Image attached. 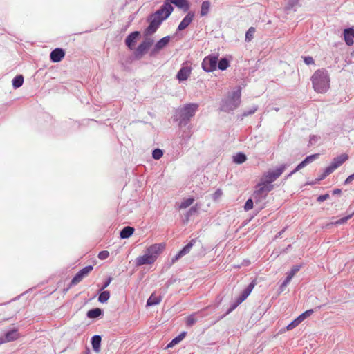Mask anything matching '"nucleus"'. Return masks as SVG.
<instances>
[{"label":"nucleus","mask_w":354,"mask_h":354,"mask_svg":"<svg viewBox=\"0 0 354 354\" xmlns=\"http://www.w3.org/2000/svg\"><path fill=\"white\" fill-rule=\"evenodd\" d=\"M198 105L195 103L187 104L178 109L174 115V120L178 122L179 127L187 125L198 110Z\"/></svg>","instance_id":"nucleus-1"},{"label":"nucleus","mask_w":354,"mask_h":354,"mask_svg":"<svg viewBox=\"0 0 354 354\" xmlns=\"http://www.w3.org/2000/svg\"><path fill=\"white\" fill-rule=\"evenodd\" d=\"M313 86L317 93H324L329 88L330 79L326 71L317 70L311 77Z\"/></svg>","instance_id":"nucleus-2"},{"label":"nucleus","mask_w":354,"mask_h":354,"mask_svg":"<svg viewBox=\"0 0 354 354\" xmlns=\"http://www.w3.org/2000/svg\"><path fill=\"white\" fill-rule=\"evenodd\" d=\"M241 96L240 89L229 93L221 102V111L229 113L237 109L241 104Z\"/></svg>","instance_id":"nucleus-3"},{"label":"nucleus","mask_w":354,"mask_h":354,"mask_svg":"<svg viewBox=\"0 0 354 354\" xmlns=\"http://www.w3.org/2000/svg\"><path fill=\"white\" fill-rule=\"evenodd\" d=\"M273 185H269L266 182L260 183L257 185L256 190L252 194L253 199L256 205L259 204V209L264 207L263 202L268 196L269 192L272 190Z\"/></svg>","instance_id":"nucleus-4"},{"label":"nucleus","mask_w":354,"mask_h":354,"mask_svg":"<svg viewBox=\"0 0 354 354\" xmlns=\"http://www.w3.org/2000/svg\"><path fill=\"white\" fill-rule=\"evenodd\" d=\"M147 21L149 22V25L144 31L145 37H148L154 34L164 20L162 18L160 19L152 17V15H150L147 18Z\"/></svg>","instance_id":"nucleus-5"},{"label":"nucleus","mask_w":354,"mask_h":354,"mask_svg":"<svg viewBox=\"0 0 354 354\" xmlns=\"http://www.w3.org/2000/svg\"><path fill=\"white\" fill-rule=\"evenodd\" d=\"M218 55H209L206 56L202 62V68L205 72H212L217 68Z\"/></svg>","instance_id":"nucleus-6"},{"label":"nucleus","mask_w":354,"mask_h":354,"mask_svg":"<svg viewBox=\"0 0 354 354\" xmlns=\"http://www.w3.org/2000/svg\"><path fill=\"white\" fill-rule=\"evenodd\" d=\"M173 10V6L168 3V2L165 0L160 8L151 15L152 17H156L160 19L162 18L163 20H165L170 16Z\"/></svg>","instance_id":"nucleus-7"},{"label":"nucleus","mask_w":354,"mask_h":354,"mask_svg":"<svg viewBox=\"0 0 354 354\" xmlns=\"http://www.w3.org/2000/svg\"><path fill=\"white\" fill-rule=\"evenodd\" d=\"M286 167L287 165L283 164L277 167L274 169L269 170L267 174L265 176V182L270 185L271 183L274 182L282 174Z\"/></svg>","instance_id":"nucleus-8"},{"label":"nucleus","mask_w":354,"mask_h":354,"mask_svg":"<svg viewBox=\"0 0 354 354\" xmlns=\"http://www.w3.org/2000/svg\"><path fill=\"white\" fill-rule=\"evenodd\" d=\"M153 43V40L151 38L146 37L145 40L137 47L135 51L136 57L138 59L141 58L151 46Z\"/></svg>","instance_id":"nucleus-9"},{"label":"nucleus","mask_w":354,"mask_h":354,"mask_svg":"<svg viewBox=\"0 0 354 354\" xmlns=\"http://www.w3.org/2000/svg\"><path fill=\"white\" fill-rule=\"evenodd\" d=\"M93 266H87L84 268L81 269L72 279L70 286H73L79 283L84 277L93 270Z\"/></svg>","instance_id":"nucleus-10"},{"label":"nucleus","mask_w":354,"mask_h":354,"mask_svg":"<svg viewBox=\"0 0 354 354\" xmlns=\"http://www.w3.org/2000/svg\"><path fill=\"white\" fill-rule=\"evenodd\" d=\"M313 313V309L308 310L304 313H301L299 316H298L296 319L292 321L287 326L286 329L288 330H292L295 327H297L300 323H301L305 319L310 317Z\"/></svg>","instance_id":"nucleus-11"},{"label":"nucleus","mask_w":354,"mask_h":354,"mask_svg":"<svg viewBox=\"0 0 354 354\" xmlns=\"http://www.w3.org/2000/svg\"><path fill=\"white\" fill-rule=\"evenodd\" d=\"M348 158V156L346 153H342L333 158L330 165L328 166V170L333 172L339 167H340Z\"/></svg>","instance_id":"nucleus-12"},{"label":"nucleus","mask_w":354,"mask_h":354,"mask_svg":"<svg viewBox=\"0 0 354 354\" xmlns=\"http://www.w3.org/2000/svg\"><path fill=\"white\" fill-rule=\"evenodd\" d=\"M195 242L196 241L194 239H192L185 246H184L183 249H181L174 257H172L171 263H174L181 257L188 254L194 245Z\"/></svg>","instance_id":"nucleus-13"},{"label":"nucleus","mask_w":354,"mask_h":354,"mask_svg":"<svg viewBox=\"0 0 354 354\" xmlns=\"http://www.w3.org/2000/svg\"><path fill=\"white\" fill-rule=\"evenodd\" d=\"M164 248V244L156 243L149 246L146 250L147 253H149V255L153 258V261H155L157 259L158 255L162 252Z\"/></svg>","instance_id":"nucleus-14"},{"label":"nucleus","mask_w":354,"mask_h":354,"mask_svg":"<svg viewBox=\"0 0 354 354\" xmlns=\"http://www.w3.org/2000/svg\"><path fill=\"white\" fill-rule=\"evenodd\" d=\"M319 157V154H313L310 156H307L303 161H301L295 168L293 171H292L288 175V177L291 176L292 174L296 173L297 171H299L300 169H303L304 167H306L308 164L312 162L315 160H316Z\"/></svg>","instance_id":"nucleus-15"},{"label":"nucleus","mask_w":354,"mask_h":354,"mask_svg":"<svg viewBox=\"0 0 354 354\" xmlns=\"http://www.w3.org/2000/svg\"><path fill=\"white\" fill-rule=\"evenodd\" d=\"M169 41H170L169 36H166V37H164L163 38L160 39L155 44L154 48L152 49V50L150 53V55L153 56V55H156L160 50L163 49L169 44Z\"/></svg>","instance_id":"nucleus-16"},{"label":"nucleus","mask_w":354,"mask_h":354,"mask_svg":"<svg viewBox=\"0 0 354 354\" xmlns=\"http://www.w3.org/2000/svg\"><path fill=\"white\" fill-rule=\"evenodd\" d=\"M19 333L17 329H12L6 332L4 336L0 337V344L3 343L12 342L18 339Z\"/></svg>","instance_id":"nucleus-17"},{"label":"nucleus","mask_w":354,"mask_h":354,"mask_svg":"<svg viewBox=\"0 0 354 354\" xmlns=\"http://www.w3.org/2000/svg\"><path fill=\"white\" fill-rule=\"evenodd\" d=\"M256 285V281L254 280L248 284V286L243 290L239 297L236 299L238 304H241L250 295L253 288Z\"/></svg>","instance_id":"nucleus-18"},{"label":"nucleus","mask_w":354,"mask_h":354,"mask_svg":"<svg viewBox=\"0 0 354 354\" xmlns=\"http://www.w3.org/2000/svg\"><path fill=\"white\" fill-rule=\"evenodd\" d=\"M256 285V281L254 280L248 284V286L243 290L239 297L236 299L238 304H241L250 295L253 288Z\"/></svg>","instance_id":"nucleus-19"},{"label":"nucleus","mask_w":354,"mask_h":354,"mask_svg":"<svg viewBox=\"0 0 354 354\" xmlns=\"http://www.w3.org/2000/svg\"><path fill=\"white\" fill-rule=\"evenodd\" d=\"M155 261H153V258L149 255L147 252H145V254L142 256H140L136 259V264L137 266H141L143 265L152 264Z\"/></svg>","instance_id":"nucleus-20"},{"label":"nucleus","mask_w":354,"mask_h":354,"mask_svg":"<svg viewBox=\"0 0 354 354\" xmlns=\"http://www.w3.org/2000/svg\"><path fill=\"white\" fill-rule=\"evenodd\" d=\"M194 17V13L193 12H189L179 24L178 30L181 31L187 28L193 21Z\"/></svg>","instance_id":"nucleus-21"},{"label":"nucleus","mask_w":354,"mask_h":354,"mask_svg":"<svg viewBox=\"0 0 354 354\" xmlns=\"http://www.w3.org/2000/svg\"><path fill=\"white\" fill-rule=\"evenodd\" d=\"M140 36V32L139 31H134L127 37L125 44L130 50L133 49L136 41Z\"/></svg>","instance_id":"nucleus-22"},{"label":"nucleus","mask_w":354,"mask_h":354,"mask_svg":"<svg viewBox=\"0 0 354 354\" xmlns=\"http://www.w3.org/2000/svg\"><path fill=\"white\" fill-rule=\"evenodd\" d=\"M64 50L62 48H57L50 53V58L53 62H59L64 58Z\"/></svg>","instance_id":"nucleus-23"},{"label":"nucleus","mask_w":354,"mask_h":354,"mask_svg":"<svg viewBox=\"0 0 354 354\" xmlns=\"http://www.w3.org/2000/svg\"><path fill=\"white\" fill-rule=\"evenodd\" d=\"M191 74V68L189 66H183L178 72L176 78L182 82L187 80Z\"/></svg>","instance_id":"nucleus-24"},{"label":"nucleus","mask_w":354,"mask_h":354,"mask_svg":"<svg viewBox=\"0 0 354 354\" xmlns=\"http://www.w3.org/2000/svg\"><path fill=\"white\" fill-rule=\"evenodd\" d=\"M168 3L174 4L177 8L182 9L183 11L186 12L189 9V3L187 0H166Z\"/></svg>","instance_id":"nucleus-25"},{"label":"nucleus","mask_w":354,"mask_h":354,"mask_svg":"<svg viewBox=\"0 0 354 354\" xmlns=\"http://www.w3.org/2000/svg\"><path fill=\"white\" fill-rule=\"evenodd\" d=\"M344 37L346 44L348 46H352L354 43V29L353 28L345 29L344 32Z\"/></svg>","instance_id":"nucleus-26"},{"label":"nucleus","mask_w":354,"mask_h":354,"mask_svg":"<svg viewBox=\"0 0 354 354\" xmlns=\"http://www.w3.org/2000/svg\"><path fill=\"white\" fill-rule=\"evenodd\" d=\"M102 337L100 335H95L91 338V344L94 351L96 353L100 352Z\"/></svg>","instance_id":"nucleus-27"},{"label":"nucleus","mask_w":354,"mask_h":354,"mask_svg":"<svg viewBox=\"0 0 354 354\" xmlns=\"http://www.w3.org/2000/svg\"><path fill=\"white\" fill-rule=\"evenodd\" d=\"M211 3L209 1H204L201 3L200 15L201 17L207 16L209 12Z\"/></svg>","instance_id":"nucleus-28"},{"label":"nucleus","mask_w":354,"mask_h":354,"mask_svg":"<svg viewBox=\"0 0 354 354\" xmlns=\"http://www.w3.org/2000/svg\"><path fill=\"white\" fill-rule=\"evenodd\" d=\"M103 314V310L99 308H95L89 310L87 313V317L90 319L97 318Z\"/></svg>","instance_id":"nucleus-29"},{"label":"nucleus","mask_w":354,"mask_h":354,"mask_svg":"<svg viewBox=\"0 0 354 354\" xmlns=\"http://www.w3.org/2000/svg\"><path fill=\"white\" fill-rule=\"evenodd\" d=\"M134 232V228L130 226H126L120 231V235L121 239H128Z\"/></svg>","instance_id":"nucleus-30"},{"label":"nucleus","mask_w":354,"mask_h":354,"mask_svg":"<svg viewBox=\"0 0 354 354\" xmlns=\"http://www.w3.org/2000/svg\"><path fill=\"white\" fill-rule=\"evenodd\" d=\"M186 332H182L180 335H178L177 337L174 338L167 346V348H171L176 344H178L180 343L185 337Z\"/></svg>","instance_id":"nucleus-31"},{"label":"nucleus","mask_w":354,"mask_h":354,"mask_svg":"<svg viewBox=\"0 0 354 354\" xmlns=\"http://www.w3.org/2000/svg\"><path fill=\"white\" fill-rule=\"evenodd\" d=\"M161 300V297L155 296L153 294H152L147 301V306H151L159 304Z\"/></svg>","instance_id":"nucleus-32"},{"label":"nucleus","mask_w":354,"mask_h":354,"mask_svg":"<svg viewBox=\"0 0 354 354\" xmlns=\"http://www.w3.org/2000/svg\"><path fill=\"white\" fill-rule=\"evenodd\" d=\"M230 66V62L226 57L218 59L217 67L221 71H225Z\"/></svg>","instance_id":"nucleus-33"},{"label":"nucleus","mask_w":354,"mask_h":354,"mask_svg":"<svg viewBox=\"0 0 354 354\" xmlns=\"http://www.w3.org/2000/svg\"><path fill=\"white\" fill-rule=\"evenodd\" d=\"M12 86L15 88L21 87L24 83V77L22 75H18L15 76L12 81Z\"/></svg>","instance_id":"nucleus-34"},{"label":"nucleus","mask_w":354,"mask_h":354,"mask_svg":"<svg viewBox=\"0 0 354 354\" xmlns=\"http://www.w3.org/2000/svg\"><path fill=\"white\" fill-rule=\"evenodd\" d=\"M247 160L246 156L241 152L236 153L233 156V161L236 164H242Z\"/></svg>","instance_id":"nucleus-35"},{"label":"nucleus","mask_w":354,"mask_h":354,"mask_svg":"<svg viewBox=\"0 0 354 354\" xmlns=\"http://www.w3.org/2000/svg\"><path fill=\"white\" fill-rule=\"evenodd\" d=\"M299 6V0H287V5L286 6V10H296L297 7Z\"/></svg>","instance_id":"nucleus-36"},{"label":"nucleus","mask_w":354,"mask_h":354,"mask_svg":"<svg viewBox=\"0 0 354 354\" xmlns=\"http://www.w3.org/2000/svg\"><path fill=\"white\" fill-rule=\"evenodd\" d=\"M110 298V292L108 290L102 291L98 297V301L100 303H106Z\"/></svg>","instance_id":"nucleus-37"},{"label":"nucleus","mask_w":354,"mask_h":354,"mask_svg":"<svg viewBox=\"0 0 354 354\" xmlns=\"http://www.w3.org/2000/svg\"><path fill=\"white\" fill-rule=\"evenodd\" d=\"M194 199L193 198H188L184 200L180 205V209H185L190 206L194 203Z\"/></svg>","instance_id":"nucleus-38"},{"label":"nucleus","mask_w":354,"mask_h":354,"mask_svg":"<svg viewBox=\"0 0 354 354\" xmlns=\"http://www.w3.org/2000/svg\"><path fill=\"white\" fill-rule=\"evenodd\" d=\"M254 32L255 28L253 27H250L245 33V41H250L253 39Z\"/></svg>","instance_id":"nucleus-39"},{"label":"nucleus","mask_w":354,"mask_h":354,"mask_svg":"<svg viewBox=\"0 0 354 354\" xmlns=\"http://www.w3.org/2000/svg\"><path fill=\"white\" fill-rule=\"evenodd\" d=\"M163 156V152L160 149H156L152 152V157L155 160H159Z\"/></svg>","instance_id":"nucleus-40"},{"label":"nucleus","mask_w":354,"mask_h":354,"mask_svg":"<svg viewBox=\"0 0 354 354\" xmlns=\"http://www.w3.org/2000/svg\"><path fill=\"white\" fill-rule=\"evenodd\" d=\"M197 319L195 318V315H191L187 317L186 319V324L187 326H192L196 323Z\"/></svg>","instance_id":"nucleus-41"},{"label":"nucleus","mask_w":354,"mask_h":354,"mask_svg":"<svg viewBox=\"0 0 354 354\" xmlns=\"http://www.w3.org/2000/svg\"><path fill=\"white\" fill-rule=\"evenodd\" d=\"M301 268V266L299 265H295L294 266L292 269L290 270V271H289L288 272H287L286 274H288L289 276H290L292 278L296 274L297 272H299V270H300Z\"/></svg>","instance_id":"nucleus-42"},{"label":"nucleus","mask_w":354,"mask_h":354,"mask_svg":"<svg viewBox=\"0 0 354 354\" xmlns=\"http://www.w3.org/2000/svg\"><path fill=\"white\" fill-rule=\"evenodd\" d=\"M353 213H352V214H349V215H348L346 216H344V217H343V218L336 221L335 222V225H342V224H344L345 223L347 222V221L348 219H350L353 216Z\"/></svg>","instance_id":"nucleus-43"},{"label":"nucleus","mask_w":354,"mask_h":354,"mask_svg":"<svg viewBox=\"0 0 354 354\" xmlns=\"http://www.w3.org/2000/svg\"><path fill=\"white\" fill-rule=\"evenodd\" d=\"M257 110V106H252V108H250L249 110L248 111H245L243 113H242V118L243 117H247L248 115H252L254 114Z\"/></svg>","instance_id":"nucleus-44"},{"label":"nucleus","mask_w":354,"mask_h":354,"mask_svg":"<svg viewBox=\"0 0 354 354\" xmlns=\"http://www.w3.org/2000/svg\"><path fill=\"white\" fill-rule=\"evenodd\" d=\"M254 205V201L253 199L249 198L246 201L245 205H244V209L245 211H249L253 208Z\"/></svg>","instance_id":"nucleus-45"},{"label":"nucleus","mask_w":354,"mask_h":354,"mask_svg":"<svg viewBox=\"0 0 354 354\" xmlns=\"http://www.w3.org/2000/svg\"><path fill=\"white\" fill-rule=\"evenodd\" d=\"M109 256V252L106 250H102L99 252L98 254V258L101 260H104L107 259Z\"/></svg>","instance_id":"nucleus-46"},{"label":"nucleus","mask_w":354,"mask_h":354,"mask_svg":"<svg viewBox=\"0 0 354 354\" xmlns=\"http://www.w3.org/2000/svg\"><path fill=\"white\" fill-rule=\"evenodd\" d=\"M197 211L196 207H192L189 211L186 214V220L187 221L189 220V216H191L193 214L196 213Z\"/></svg>","instance_id":"nucleus-47"},{"label":"nucleus","mask_w":354,"mask_h":354,"mask_svg":"<svg viewBox=\"0 0 354 354\" xmlns=\"http://www.w3.org/2000/svg\"><path fill=\"white\" fill-rule=\"evenodd\" d=\"M331 173H333L332 171L328 170V167L325 169L324 173L320 175V176L318 178V180H324L327 176L330 175Z\"/></svg>","instance_id":"nucleus-48"},{"label":"nucleus","mask_w":354,"mask_h":354,"mask_svg":"<svg viewBox=\"0 0 354 354\" xmlns=\"http://www.w3.org/2000/svg\"><path fill=\"white\" fill-rule=\"evenodd\" d=\"M241 304H238L237 303V300L236 299V301L231 304L230 308L227 310V311L226 312L225 315H228L230 314L231 312H232L234 309L236 308V307L240 305Z\"/></svg>","instance_id":"nucleus-49"},{"label":"nucleus","mask_w":354,"mask_h":354,"mask_svg":"<svg viewBox=\"0 0 354 354\" xmlns=\"http://www.w3.org/2000/svg\"><path fill=\"white\" fill-rule=\"evenodd\" d=\"M304 62L307 65L313 64L315 63L313 58L310 56L304 57Z\"/></svg>","instance_id":"nucleus-50"},{"label":"nucleus","mask_w":354,"mask_h":354,"mask_svg":"<svg viewBox=\"0 0 354 354\" xmlns=\"http://www.w3.org/2000/svg\"><path fill=\"white\" fill-rule=\"evenodd\" d=\"M329 197H330V196L328 194H325L319 196L318 198H317V201L319 203H322V202H324V201L328 199Z\"/></svg>","instance_id":"nucleus-51"},{"label":"nucleus","mask_w":354,"mask_h":354,"mask_svg":"<svg viewBox=\"0 0 354 354\" xmlns=\"http://www.w3.org/2000/svg\"><path fill=\"white\" fill-rule=\"evenodd\" d=\"M222 195V191L221 189H217L213 194L214 200H217Z\"/></svg>","instance_id":"nucleus-52"},{"label":"nucleus","mask_w":354,"mask_h":354,"mask_svg":"<svg viewBox=\"0 0 354 354\" xmlns=\"http://www.w3.org/2000/svg\"><path fill=\"white\" fill-rule=\"evenodd\" d=\"M111 281H112V278L111 277H109L106 280V281L103 283L102 287L100 289V290H102L105 289L106 288H107L109 286V285L110 284V283L111 282Z\"/></svg>","instance_id":"nucleus-53"},{"label":"nucleus","mask_w":354,"mask_h":354,"mask_svg":"<svg viewBox=\"0 0 354 354\" xmlns=\"http://www.w3.org/2000/svg\"><path fill=\"white\" fill-rule=\"evenodd\" d=\"M353 180H354V174H353L347 177V178L344 181V184L345 185L350 184Z\"/></svg>","instance_id":"nucleus-54"},{"label":"nucleus","mask_w":354,"mask_h":354,"mask_svg":"<svg viewBox=\"0 0 354 354\" xmlns=\"http://www.w3.org/2000/svg\"><path fill=\"white\" fill-rule=\"evenodd\" d=\"M182 136H183V139H185L187 141L190 138L191 134L189 132H188V133L184 132V133L183 134Z\"/></svg>","instance_id":"nucleus-55"},{"label":"nucleus","mask_w":354,"mask_h":354,"mask_svg":"<svg viewBox=\"0 0 354 354\" xmlns=\"http://www.w3.org/2000/svg\"><path fill=\"white\" fill-rule=\"evenodd\" d=\"M289 283H290V282H289V281H288V280H284V281H283V283H281V286H280V288H281V291L283 290V288H284L285 287H286V286H288V284Z\"/></svg>","instance_id":"nucleus-56"},{"label":"nucleus","mask_w":354,"mask_h":354,"mask_svg":"<svg viewBox=\"0 0 354 354\" xmlns=\"http://www.w3.org/2000/svg\"><path fill=\"white\" fill-rule=\"evenodd\" d=\"M286 227H284L282 230H281L280 232H279L276 236H275V239H278V238H280L281 236L282 235V234L286 231Z\"/></svg>","instance_id":"nucleus-57"},{"label":"nucleus","mask_w":354,"mask_h":354,"mask_svg":"<svg viewBox=\"0 0 354 354\" xmlns=\"http://www.w3.org/2000/svg\"><path fill=\"white\" fill-rule=\"evenodd\" d=\"M341 192H342V190L340 189H335L333 191V195L340 194Z\"/></svg>","instance_id":"nucleus-58"},{"label":"nucleus","mask_w":354,"mask_h":354,"mask_svg":"<svg viewBox=\"0 0 354 354\" xmlns=\"http://www.w3.org/2000/svg\"><path fill=\"white\" fill-rule=\"evenodd\" d=\"M292 279V278L290 276H289L288 274H287V276H286V277L285 280H288V281H289V282H290V281H291V279Z\"/></svg>","instance_id":"nucleus-59"},{"label":"nucleus","mask_w":354,"mask_h":354,"mask_svg":"<svg viewBox=\"0 0 354 354\" xmlns=\"http://www.w3.org/2000/svg\"><path fill=\"white\" fill-rule=\"evenodd\" d=\"M274 110H275L276 111H279V108H275V109H274Z\"/></svg>","instance_id":"nucleus-60"}]
</instances>
